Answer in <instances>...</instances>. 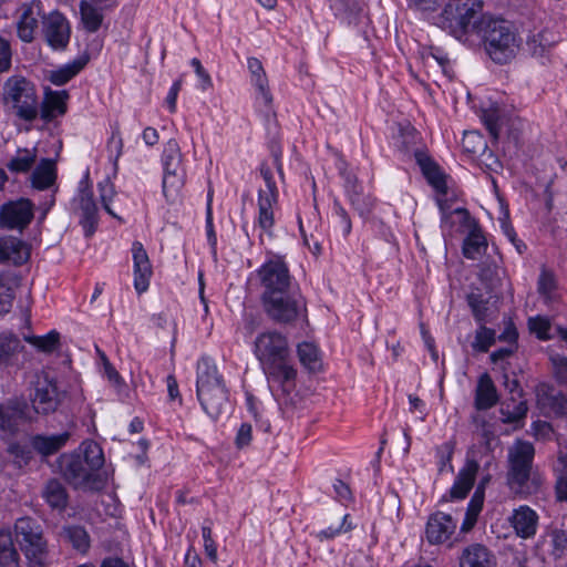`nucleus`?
<instances>
[{
    "mask_svg": "<svg viewBox=\"0 0 567 567\" xmlns=\"http://www.w3.org/2000/svg\"><path fill=\"white\" fill-rule=\"evenodd\" d=\"M254 354L271 386L277 385L287 393L293 389L297 370L290 363L286 334L276 329L259 332L254 341Z\"/></svg>",
    "mask_w": 567,
    "mask_h": 567,
    "instance_id": "obj_1",
    "label": "nucleus"
},
{
    "mask_svg": "<svg viewBox=\"0 0 567 567\" xmlns=\"http://www.w3.org/2000/svg\"><path fill=\"white\" fill-rule=\"evenodd\" d=\"M196 393L204 412L217 420L229 405V392L215 361L202 357L196 365Z\"/></svg>",
    "mask_w": 567,
    "mask_h": 567,
    "instance_id": "obj_2",
    "label": "nucleus"
},
{
    "mask_svg": "<svg viewBox=\"0 0 567 567\" xmlns=\"http://www.w3.org/2000/svg\"><path fill=\"white\" fill-rule=\"evenodd\" d=\"M491 17L483 13L482 0H447L437 24L456 39L467 41V37L477 35Z\"/></svg>",
    "mask_w": 567,
    "mask_h": 567,
    "instance_id": "obj_3",
    "label": "nucleus"
},
{
    "mask_svg": "<svg viewBox=\"0 0 567 567\" xmlns=\"http://www.w3.org/2000/svg\"><path fill=\"white\" fill-rule=\"evenodd\" d=\"M1 102L18 118L32 122L39 115V97L33 82L21 74H13L2 84Z\"/></svg>",
    "mask_w": 567,
    "mask_h": 567,
    "instance_id": "obj_4",
    "label": "nucleus"
},
{
    "mask_svg": "<svg viewBox=\"0 0 567 567\" xmlns=\"http://www.w3.org/2000/svg\"><path fill=\"white\" fill-rule=\"evenodd\" d=\"M481 28L482 32L477 37L484 42L485 50L494 62L504 64L515 56L518 41L508 21L492 18Z\"/></svg>",
    "mask_w": 567,
    "mask_h": 567,
    "instance_id": "obj_5",
    "label": "nucleus"
},
{
    "mask_svg": "<svg viewBox=\"0 0 567 567\" xmlns=\"http://www.w3.org/2000/svg\"><path fill=\"white\" fill-rule=\"evenodd\" d=\"M435 192V202L441 210V228L444 236H453L457 233H464L476 225L470 213L465 208L451 209L452 203L457 195L451 189L446 179H427Z\"/></svg>",
    "mask_w": 567,
    "mask_h": 567,
    "instance_id": "obj_6",
    "label": "nucleus"
},
{
    "mask_svg": "<svg viewBox=\"0 0 567 567\" xmlns=\"http://www.w3.org/2000/svg\"><path fill=\"white\" fill-rule=\"evenodd\" d=\"M266 313L274 321L291 324L307 320V303L297 288L269 297H262Z\"/></svg>",
    "mask_w": 567,
    "mask_h": 567,
    "instance_id": "obj_7",
    "label": "nucleus"
},
{
    "mask_svg": "<svg viewBox=\"0 0 567 567\" xmlns=\"http://www.w3.org/2000/svg\"><path fill=\"white\" fill-rule=\"evenodd\" d=\"M14 537L25 557L42 565L48 555V542L42 526L33 518L21 517L14 524Z\"/></svg>",
    "mask_w": 567,
    "mask_h": 567,
    "instance_id": "obj_8",
    "label": "nucleus"
},
{
    "mask_svg": "<svg viewBox=\"0 0 567 567\" xmlns=\"http://www.w3.org/2000/svg\"><path fill=\"white\" fill-rule=\"evenodd\" d=\"M534 446L525 441H516L508 451V485L518 494H529V475L534 457Z\"/></svg>",
    "mask_w": 567,
    "mask_h": 567,
    "instance_id": "obj_9",
    "label": "nucleus"
},
{
    "mask_svg": "<svg viewBox=\"0 0 567 567\" xmlns=\"http://www.w3.org/2000/svg\"><path fill=\"white\" fill-rule=\"evenodd\" d=\"M257 276L262 287V297L284 293L295 288L288 266L280 257L265 261L258 269Z\"/></svg>",
    "mask_w": 567,
    "mask_h": 567,
    "instance_id": "obj_10",
    "label": "nucleus"
},
{
    "mask_svg": "<svg viewBox=\"0 0 567 567\" xmlns=\"http://www.w3.org/2000/svg\"><path fill=\"white\" fill-rule=\"evenodd\" d=\"M65 395L50 372L43 371L37 378L32 405L38 414L48 415L56 411Z\"/></svg>",
    "mask_w": 567,
    "mask_h": 567,
    "instance_id": "obj_11",
    "label": "nucleus"
},
{
    "mask_svg": "<svg viewBox=\"0 0 567 567\" xmlns=\"http://www.w3.org/2000/svg\"><path fill=\"white\" fill-rule=\"evenodd\" d=\"M74 209L86 235H92L99 220V209L95 202L94 188L90 179H81L78 195L73 199Z\"/></svg>",
    "mask_w": 567,
    "mask_h": 567,
    "instance_id": "obj_12",
    "label": "nucleus"
},
{
    "mask_svg": "<svg viewBox=\"0 0 567 567\" xmlns=\"http://www.w3.org/2000/svg\"><path fill=\"white\" fill-rule=\"evenodd\" d=\"M34 205L30 199L9 200L0 207V227L22 231L32 221Z\"/></svg>",
    "mask_w": 567,
    "mask_h": 567,
    "instance_id": "obj_13",
    "label": "nucleus"
},
{
    "mask_svg": "<svg viewBox=\"0 0 567 567\" xmlns=\"http://www.w3.org/2000/svg\"><path fill=\"white\" fill-rule=\"evenodd\" d=\"M278 205V188L274 179H266L265 187L258 190V215L256 225L262 235L272 236L276 223L275 212Z\"/></svg>",
    "mask_w": 567,
    "mask_h": 567,
    "instance_id": "obj_14",
    "label": "nucleus"
},
{
    "mask_svg": "<svg viewBox=\"0 0 567 567\" xmlns=\"http://www.w3.org/2000/svg\"><path fill=\"white\" fill-rule=\"evenodd\" d=\"M42 33L48 45L53 50H64L70 41L71 28L66 18L60 12L43 17Z\"/></svg>",
    "mask_w": 567,
    "mask_h": 567,
    "instance_id": "obj_15",
    "label": "nucleus"
},
{
    "mask_svg": "<svg viewBox=\"0 0 567 567\" xmlns=\"http://www.w3.org/2000/svg\"><path fill=\"white\" fill-rule=\"evenodd\" d=\"M133 259L134 289L138 295L148 290L153 267L146 249L141 241H134L131 247Z\"/></svg>",
    "mask_w": 567,
    "mask_h": 567,
    "instance_id": "obj_16",
    "label": "nucleus"
},
{
    "mask_svg": "<svg viewBox=\"0 0 567 567\" xmlns=\"http://www.w3.org/2000/svg\"><path fill=\"white\" fill-rule=\"evenodd\" d=\"M456 529V520L449 514L436 512L427 519L426 540L432 545L444 544L451 539Z\"/></svg>",
    "mask_w": 567,
    "mask_h": 567,
    "instance_id": "obj_17",
    "label": "nucleus"
},
{
    "mask_svg": "<svg viewBox=\"0 0 567 567\" xmlns=\"http://www.w3.org/2000/svg\"><path fill=\"white\" fill-rule=\"evenodd\" d=\"M17 20L18 38L24 43H31L39 29V18L41 17V3L32 1L23 3L19 9Z\"/></svg>",
    "mask_w": 567,
    "mask_h": 567,
    "instance_id": "obj_18",
    "label": "nucleus"
},
{
    "mask_svg": "<svg viewBox=\"0 0 567 567\" xmlns=\"http://www.w3.org/2000/svg\"><path fill=\"white\" fill-rule=\"evenodd\" d=\"M116 6L117 0H113L111 3L97 2L95 0H81L80 14L83 28L90 33L99 31L104 20V10L112 9Z\"/></svg>",
    "mask_w": 567,
    "mask_h": 567,
    "instance_id": "obj_19",
    "label": "nucleus"
},
{
    "mask_svg": "<svg viewBox=\"0 0 567 567\" xmlns=\"http://www.w3.org/2000/svg\"><path fill=\"white\" fill-rule=\"evenodd\" d=\"M29 420H31L30 411L24 402L12 401L0 405V431L3 434L14 433L22 422Z\"/></svg>",
    "mask_w": 567,
    "mask_h": 567,
    "instance_id": "obj_20",
    "label": "nucleus"
},
{
    "mask_svg": "<svg viewBox=\"0 0 567 567\" xmlns=\"http://www.w3.org/2000/svg\"><path fill=\"white\" fill-rule=\"evenodd\" d=\"M62 471L65 478L76 486L89 483L93 476V472L86 465L80 454L63 456Z\"/></svg>",
    "mask_w": 567,
    "mask_h": 567,
    "instance_id": "obj_21",
    "label": "nucleus"
},
{
    "mask_svg": "<svg viewBox=\"0 0 567 567\" xmlns=\"http://www.w3.org/2000/svg\"><path fill=\"white\" fill-rule=\"evenodd\" d=\"M511 523L519 537L530 538L536 534L538 515L530 507L523 505L514 509Z\"/></svg>",
    "mask_w": 567,
    "mask_h": 567,
    "instance_id": "obj_22",
    "label": "nucleus"
},
{
    "mask_svg": "<svg viewBox=\"0 0 567 567\" xmlns=\"http://www.w3.org/2000/svg\"><path fill=\"white\" fill-rule=\"evenodd\" d=\"M462 146L465 152L471 154H478L481 151L482 155L486 156L485 165L491 173L498 174V169L502 168L501 162L492 154V152L486 153V142L483 136L477 132H465Z\"/></svg>",
    "mask_w": 567,
    "mask_h": 567,
    "instance_id": "obj_23",
    "label": "nucleus"
},
{
    "mask_svg": "<svg viewBox=\"0 0 567 567\" xmlns=\"http://www.w3.org/2000/svg\"><path fill=\"white\" fill-rule=\"evenodd\" d=\"M480 465L475 460H467L464 467L458 472L453 486L451 487V497L453 499H463L474 485Z\"/></svg>",
    "mask_w": 567,
    "mask_h": 567,
    "instance_id": "obj_24",
    "label": "nucleus"
},
{
    "mask_svg": "<svg viewBox=\"0 0 567 567\" xmlns=\"http://www.w3.org/2000/svg\"><path fill=\"white\" fill-rule=\"evenodd\" d=\"M497 389L488 373H483L475 388L474 405L476 410H488L498 402Z\"/></svg>",
    "mask_w": 567,
    "mask_h": 567,
    "instance_id": "obj_25",
    "label": "nucleus"
},
{
    "mask_svg": "<svg viewBox=\"0 0 567 567\" xmlns=\"http://www.w3.org/2000/svg\"><path fill=\"white\" fill-rule=\"evenodd\" d=\"M69 93L63 91H50L45 94V97L40 107V116L44 122H51L60 115H64L66 112V100Z\"/></svg>",
    "mask_w": 567,
    "mask_h": 567,
    "instance_id": "obj_26",
    "label": "nucleus"
},
{
    "mask_svg": "<svg viewBox=\"0 0 567 567\" xmlns=\"http://www.w3.org/2000/svg\"><path fill=\"white\" fill-rule=\"evenodd\" d=\"M19 286L20 277L14 271H0V316L11 310Z\"/></svg>",
    "mask_w": 567,
    "mask_h": 567,
    "instance_id": "obj_27",
    "label": "nucleus"
},
{
    "mask_svg": "<svg viewBox=\"0 0 567 567\" xmlns=\"http://www.w3.org/2000/svg\"><path fill=\"white\" fill-rule=\"evenodd\" d=\"M344 188L353 207L361 214L370 213L374 198L365 192L359 179H346Z\"/></svg>",
    "mask_w": 567,
    "mask_h": 567,
    "instance_id": "obj_28",
    "label": "nucleus"
},
{
    "mask_svg": "<svg viewBox=\"0 0 567 567\" xmlns=\"http://www.w3.org/2000/svg\"><path fill=\"white\" fill-rule=\"evenodd\" d=\"M29 257L25 245L12 236L0 238V262L12 261L22 264Z\"/></svg>",
    "mask_w": 567,
    "mask_h": 567,
    "instance_id": "obj_29",
    "label": "nucleus"
},
{
    "mask_svg": "<svg viewBox=\"0 0 567 567\" xmlns=\"http://www.w3.org/2000/svg\"><path fill=\"white\" fill-rule=\"evenodd\" d=\"M460 567H494V559L486 547L473 544L463 550Z\"/></svg>",
    "mask_w": 567,
    "mask_h": 567,
    "instance_id": "obj_30",
    "label": "nucleus"
},
{
    "mask_svg": "<svg viewBox=\"0 0 567 567\" xmlns=\"http://www.w3.org/2000/svg\"><path fill=\"white\" fill-rule=\"evenodd\" d=\"M556 42V34L548 29H544L529 35L526 45L533 56L544 58L550 52Z\"/></svg>",
    "mask_w": 567,
    "mask_h": 567,
    "instance_id": "obj_31",
    "label": "nucleus"
},
{
    "mask_svg": "<svg viewBox=\"0 0 567 567\" xmlns=\"http://www.w3.org/2000/svg\"><path fill=\"white\" fill-rule=\"evenodd\" d=\"M69 439V432H62L53 435H35L31 440V445L40 454L51 455L60 451L66 444Z\"/></svg>",
    "mask_w": 567,
    "mask_h": 567,
    "instance_id": "obj_32",
    "label": "nucleus"
},
{
    "mask_svg": "<svg viewBox=\"0 0 567 567\" xmlns=\"http://www.w3.org/2000/svg\"><path fill=\"white\" fill-rule=\"evenodd\" d=\"M162 165L166 176H178L185 174L182 164V154L176 141L171 140L162 154Z\"/></svg>",
    "mask_w": 567,
    "mask_h": 567,
    "instance_id": "obj_33",
    "label": "nucleus"
},
{
    "mask_svg": "<svg viewBox=\"0 0 567 567\" xmlns=\"http://www.w3.org/2000/svg\"><path fill=\"white\" fill-rule=\"evenodd\" d=\"M87 61L89 59L86 56L78 58L70 63L62 65L58 70L50 71L48 79L54 85H64L80 73V71L86 65Z\"/></svg>",
    "mask_w": 567,
    "mask_h": 567,
    "instance_id": "obj_34",
    "label": "nucleus"
},
{
    "mask_svg": "<svg viewBox=\"0 0 567 567\" xmlns=\"http://www.w3.org/2000/svg\"><path fill=\"white\" fill-rule=\"evenodd\" d=\"M247 65L251 74V81L258 89L264 103L266 105H270L272 102V96L268 89V80L266 78L261 62L257 58H249Z\"/></svg>",
    "mask_w": 567,
    "mask_h": 567,
    "instance_id": "obj_35",
    "label": "nucleus"
},
{
    "mask_svg": "<svg viewBox=\"0 0 567 567\" xmlns=\"http://www.w3.org/2000/svg\"><path fill=\"white\" fill-rule=\"evenodd\" d=\"M42 497L47 504L56 511L65 509L68 505V494L65 487L56 480H51L43 488Z\"/></svg>",
    "mask_w": 567,
    "mask_h": 567,
    "instance_id": "obj_36",
    "label": "nucleus"
},
{
    "mask_svg": "<svg viewBox=\"0 0 567 567\" xmlns=\"http://www.w3.org/2000/svg\"><path fill=\"white\" fill-rule=\"evenodd\" d=\"M297 353L300 363L309 371L321 369V353L318 346L310 341H303L297 346Z\"/></svg>",
    "mask_w": 567,
    "mask_h": 567,
    "instance_id": "obj_37",
    "label": "nucleus"
},
{
    "mask_svg": "<svg viewBox=\"0 0 567 567\" xmlns=\"http://www.w3.org/2000/svg\"><path fill=\"white\" fill-rule=\"evenodd\" d=\"M486 247V239L477 225L470 228L463 244L464 256L468 259H476L485 251Z\"/></svg>",
    "mask_w": 567,
    "mask_h": 567,
    "instance_id": "obj_38",
    "label": "nucleus"
},
{
    "mask_svg": "<svg viewBox=\"0 0 567 567\" xmlns=\"http://www.w3.org/2000/svg\"><path fill=\"white\" fill-rule=\"evenodd\" d=\"M0 567H20V555L9 532H0Z\"/></svg>",
    "mask_w": 567,
    "mask_h": 567,
    "instance_id": "obj_39",
    "label": "nucleus"
},
{
    "mask_svg": "<svg viewBox=\"0 0 567 567\" xmlns=\"http://www.w3.org/2000/svg\"><path fill=\"white\" fill-rule=\"evenodd\" d=\"M37 150H18L17 154L9 161L7 167L13 174H25L35 164Z\"/></svg>",
    "mask_w": 567,
    "mask_h": 567,
    "instance_id": "obj_40",
    "label": "nucleus"
},
{
    "mask_svg": "<svg viewBox=\"0 0 567 567\" xmlns=\"http://www.w3.org/2000/svg\"><path fill=\"white\" fill-rule=\"evenodd\" d=\"M20 349L21 343L18 337L11 333L0 334V365L8 367L13 364Z\"/></svg>",
    "mask_w": 567,
    "mask_h": 567,
    "instance_id": "obj_41",
    "label": "nucleus"
},
{
    "mask_svg": "<svg viewBox=\"0 0 567 567\" xmlns=\"http://www.w3.org/2000/svg\"><path fill=\"white\" fill-rule=\"evenodd\" d=\"M484 492L478 487L473 494L465 513L464 520L461 526V530L467 533L471 530L477 522V517L483 508Z\"/></svg>",
    "mask_w": 567,
    "mask_h": 567,
    "instance_id": "obj_42",
    "label": "nucleus"
},
{
    "mask_svg": "<svg viewBox=\"0 0 567 567\" xmlns=\"http://www.w3.org/2000/svg\"><path fill=\"white\" fill-rule=\"evenodd\" d=\"M63 536L79 553L85 554L89 550L91 540L84 527L78 525L66 526L63 528Z\"/></svg>",
    "mask_w": 567,
    "mask_h": 567,
    "instance_id": "obj_43",
    "label": "nucleus"
},
{
    "mask_svg": "<svg viewBox=\"0 0 567 567\" xmlns=\"http://www.w3.org/2000/svg\"><path fill=\"white\" fill-rule=\"evenodd\" d=\"M414 159L424 177H447L435 159L424 150L414 151Z\"/></svg>",
    "mask_w": 567,
    "mask_h": 567,
    "instance_id": "obj_44",
    "label": "nucleus"
},
{
    "mask_svg": "<svg viewBox=\"0 0 567 567\" xmlns=\"http://www.w3.org/2000/svg\"><path fill=\"white\" fill-rule=\"evenodd\" d=\"M83 461L94 473L104 464V455L102 447L94 441H85L82 443Z\"/></svg>",
    "mask_w": 567,
    "mask_h": 567,
    "instance_id": "obj_45",
    "label": "nucleus"
},
{
    "mask_svg": "<svg viewBox=\"0 0 567 567\" xmlns=\"http://www.w3.org/2000/svg\"><path fill=\"white\" fill-rule=\"evenodd\" d=\"M481 118L494 140L499 135L501 110L497 105L492 104L482 110Z\"/></svg>",
    "mask_w": 567,
    "mask_h": 567,
    "instance_id": "obj_46",
    "label": "nucleus"
},
{
    "mask_svg": "<svg viewBox=\"0 0 567 567\" xmlns=\"http://www.w3.org/2000/svg\"><path fill=\"white\" fill-rule=\"evenodd\" d=\"M496 333L493 329H489L482 324L475 333V339L472 344L473 349L480 352H486L494 344Z\"/></svg>",
    "mask_w": 567,
    "mask_h": 567,
    "instance_id": "obj_47",
    "label": "nucleus"
},
{
    "mask_svg": "<svg viewBox=\"0 0 567 567\" xmlns=\"http://www.w3.org/2000/svg\"><path fill=\"white\" fill-rule=\"evenodd\" d=\"M96 188L99 192L100 202L103 208L112 216L115 217L114 212L112 210L111 203L116 195L115 187L111 179H100L96 184Z\"/></svg>",
    "mask_w": 567,
    "mask_h": 567,
    "instance_id": "obj_48",
    "label": "nucleus"
},
{
    "mask_svg": "<svg viewBox=\"0 0 567 567\" xmlns=\"http://www.w3.org/2000/svg\"><path fill=\"white\" fill-rule=\"evenodd\" d=\"M556 288L557 282L555 275L551 271L543 268L537 282L538 292L546 300H551L554 298V292Z\"/></svg>",
    "mask_w": 567,
    "mask_h": 567,
    "instance_id": "obj_49",
    "label": "nucleus"
},
{
    "mask_svg": "<svg viewBox=\"0 0 567 567\" xmlns=\"http://www.w3.org/2000/svg\"><path fill=\"white\" fill-rule=\"evenodd\" d=\"M528 328L532 333H534L539 340H549L551 339L550 334V320L544 316L530 317L528 319Z\"/></svg>",
    "mask_w": 567,
    "mask_h": 567,
    "instance_id": "obj_50",
    "label": "nucleus"
},
{
    "mask_svg": "<svg viewBox=\"0 0 567 567\" xmlns=\"http://www.w3.org/2000/svg\"><path fill=\"white\" fill-rule=\"evenodd\" d=\"M27 341L43 352H52L59 343V333L50 331L44 336L27 338Z\"/></svg>",
    "mask_w": 567,
    "mask_h": 567,
    "instance_id": "obj_51",
    "label": "nucleus"
},
{
    "mask_svg": "<svg viewBox=\"0 0 567 567\" xmlns=\"http://www.w3.org/2000/svg\"><path fill=\"white\" fill-rule=\"evenodd\" d=\"M468 306L478 323H483L487 317V300L481 293L472 292L467 296Z\"/></svg>",
    "mask_w": 567,
    "mask_h": 567,
    "instance_id": "obj_52",
    "label": "nucleus"
},
{
    "mask_svg": "<svg viewBox=\"0 0 567 567\" xmlns=\"http://www.w3.org/2000/svg\"><path fill=\"white\" fill-rule=\"evenodd\" d=\"M527 413V406L524 402L515 403L513 409L508 404L501 409L502 421L504 423H518Z\"/></svg>",
    "mask_w": 567,
    "mask_h": 567,
    "instance_id": "obj_53",
    "label": "nucleus"
},
{
    "mask_svg": "<svg viewBox=\"0 0 567 567\" xmlns=\"http://www.w3.org/2000/svg\"><path fill=\"white\" fill-rule=\"evenodd\" d=\"M31 177H56V164L52 158H41Z\"/></svg>",
    "mask_w": 567,
    "mask_h": 567,
    "instance_id": "obj_54",
    "label": "nucleus"
},
{
    "mask_svg": "<svg viewBox=\"0 0 567 567\" xmlns=\"http://www.w3.org/2000/svg\"><path fill=\"white\" fill-rule=\"evenodd\" d=\"M122 150L123 140L120 130L116 127L113 130L111 137L107 141V152L110 154V158H113L114 164H116L118 157L121 156Z\"/></svg>",
    "mask_w": 567,
    "mask_h": 567,
    "instance_id": "obj_55",
    "label": "nucleus"
},
{
    "mask_svg": "<svg viewBox=\"0 0 567 567\" xmlns=\"http://www.w3.org/2000/svg\"><path fill=\"white\" fill-rule=\"evenodd\" d=\"M12 63V50L10 42L0 37V73L8 72Z\"/></svg>",
    "mask_w": 567,
    "mask_h": 567,
    "instance_id": "obj_56",
    "label": "nucleus"
},
{
    "mask_svg": "<svg viewBox=\"0 0 567 567\" xmlns=\"http://www.w3.org/2000/svg\"><path fill=\"white\" fill-rule=\"evenodd\" d=\"M332 213L338 218L343 236H348L351 233L352 225L347 210L339 203H334Z\"/></svg>",
    "mask_w": 567,
    "mask_h": 567,
    "instance_id": "obj_57",
    "label": "nucleus"
},
{
    "mask_svg": "<svg viewBox=\"0 0 567 567\" xmlns=\"http://www.w3.org/2000/svg\"><path fill=\"white\" fill-rule=\"evenodd\" d=\"M102 364H103V375L112 383L114 386L118 388L122 385L123 380L116 369L110 363L105 354L101 355Z\"/></svg>",
    "mask_w": 567,
    "mask_h": 567,
    "instance_id": "obj_58",
    "label": "nucleus"
},
{
    "mask_svg": "<svg viewBox=\"0 0 567 567\" xmlns=\"http://www.w3.org/2000/svg\"><path fill=\"white\" fill-rule=\"evenodd\" d=\"M553 554L561 557L567 551V536L564 532L556 530L551 534Z\"/></svg>",
    "mask_w": 567,
    "mask_h": 567,
    "instance_id": "obj_59",
    "label": "nucleus"
},
{
    "mask_svg": "<svg viewBox=\"0 0 567 567\" xmlns=\"http://www.w3.org/2000/svg\"><path fill=\"white\" fill-rule=\"evenodd\" d=\"M276 173L279 176L284 175L281 169L280 158L278 155H275L269 162H265L260 165V175L261 177H272Z\"/></svg>",
    "mask_w": 567,
    "mask_h": 567,
    "instance_id": "obj_60",
    "label": "nucleus"
},
{
    "mask_svg": "<svg viewBox=\"0 0 567 567\" xmlns=\"http://www.w3.org/2000/svg\"><path fill=\"white\" fill-rule=\"evenodd\" d=\"M348 517H349V515H344L342 517V522L340 524H338V526H336V527L329 526L328 528L322 529L319 533V536L321 538L330 539V538H333V537L340 535L341 533H346V532L350 530L352 527L350 524H347Z\"/></svg>",
    "mask_w": 567,
    "mask_h": 567,
    "instance_id": "obj_61",
    "label": "nucleus"
},
{
    "mask_svg": "<svg viewBox=\"0 0 567 567\" xmlns=\"http://www.w3.org/2000/svg\"><path fill=\"white\" fill-rule=\"evenodd\" d=\"M555 375L559 382H567V358L564 355L551 357Z\"/></svg>",
    "mask_w": 567,
    "mask_h": 567,
    "instance_id": "obj_62",
    "label": "nucleus"
},
{
    "mask_svg": "<svg viewBox=\"0 0 567 567\" xmlns=\"http://www.w3.org/2000/svg\"><path fill=\"white\" fill-rule=\"evenodd\" d=\"M333 491H334L336 498L340 503H347L351 499L352 495H351L350 487L341 480L334 481Z\"/></svg>",
    "mask_w": 567,
    "mask_h": 567,
    "instance_id": "obj_63",
    "label": "nucleus"
},
{
    "mask_svg": "<svg viewBox=\"0 0 567 567\" xmlns=\"http://www.w3.org/2000/svg\"><path fill=\"white\" fill-rule=\"evenodd\" d=\"M251 425L248 423H243L238 429L236 435V444L238 447L247 446L251 441Z\"/></svg>",
    "mask_w": 567,
    "mask_h": 567,
    "instance_id": "obj_64",
    "label": "nucleus"
}]
</instances>
